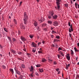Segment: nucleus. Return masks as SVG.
I'll return each instance as SVG.
<instances>
[{"instance_id": "nucleus-1", "label": "nucleus", "mask_w": 79, "mask_h": 79, "mask_svg": "<svg viewBox=\"0 0 79 79\" xmlns=\"http://www.w3.org/2000/svg\"><path fill=\"white\" fill-rule=\"evenodd\" d=\"M24 18L23 19L24 23L25 24H27V19L28 18V16L26 15V13L25 12L24 13Z\"/></svg>"}, {"instance_id": "nucleus-2", "label": "nucleus", "mask_w": 79, "mask_h": 79, "mask_svg": "<svg viewBox=\"0 0 79 79\" xmlns=\"http://www.w3.org/2000/svg\"><path fill=\"white\" fill-rule=\"evenodd\" d=\"M53 15H54V12L53 11H51L49 14L48 15V19H51Z\"/></svg>"}, {"instance_id": "nucleus-3", "label": "nucleus", "mask_w": 79, "mask_h": 79, "mask_svg": "<svg viewBox=\"0 0 79 79\" xmlns=\"http://www.w3.org/2000/svg\"><path fill=\"white\" fill-rule=\"evenodd\" d=\"M60 0H56V4L57 7L58 9H60Z\"/></svg>"}, {"instance_id": "nucleus-4", "label": "nucleus", "mask_w": 79, "mask_h": 79, "mask_svg": "<svg viewBox=\"0 0 79 79\" xmlns=\"http://www.w3.org/2000/svg\"><path fill=\"white\" fill-rule=\"evenodd\" d=\"M69 26H70V27L69 28V32H71V31H73V27H72V25H70V22H69Z\"/></svg>"}, {"instance_id": "nucleus-5", "label": "nucleus", "mask_w": 79, "mask_h": 79, "mask_svg": "<svg viewBox=\"0 0 79 79\" xmlns=\"http://www.w3.org/2000/svg\"><path fill=\"white\" fill-rule=\"evenodd\" d=\"M31 45L33 47L35 48L37 47V44L34 42H32Z\"/></svg>"}, {"instance_id": "nucleus-6", "label": "nucleus", "mask_w": 79, "mask_h": 79, "mask_svg": "<svg viewBox=\"0 0 79 79\" xmlns=\"http://www.w3.org/2000/svg\"><path fill=\"white\" fill-rule=\"evenodd\" d=\"M66 58L68 61L70 60V56H69V54H67L66 56Z\"/></svg>"}, {"instance_id": "nucleus-7", "label": "nucleus", "mask_w": 79, "mask_h": 79, "mask_svg": "<svg viewBox=\"0 0 79 79\" xmlns=\"http://www.w3.org/2000/svg\"><path fill=\"white\" fill-rule=\"evenodd\" d=\"M57 18H58V16L56 15H54V16H52V18H53L54 19H56Z\"/></svg>"}, {"instance_id": "nucleus-8", "label": "nucleus", "mask_w": 79, "mask_h": 79, "mask_svg": "<svg viewBox=\"0 0 79 79\" xmlns=\"http://www.w3.org/2000/svg\"><path fill=\"white\" fill-rule=\"evenodd\" d=\"M9 70L11 72V73H12V74H14V71H13V69H9Z\"/></svg>"}, {"instance_id": "nucleus-9", "label": "nucleus", "mask_w": 79, "mask_h": 79, "mask_svg": "<svg viewBox=\"0 0 79 79\" xmlns=\"http://www.w3.org/2000/svg\"><path fill=\"white\" fill-rule=\"evenodd\" d=\"M53 24L54 26H58V23L56 21H54L53 22Z\"/></svg>"}, {"instance_id": "nucleus-10", "label": "nucleus", "mask_w": 79, "mask_h": 79, "mask_svg": "<svg viewBox=\"0 0 79 79\" xmlns=\"http://www.w3.org/2000/svg\"><path fill=\"white\" fill-rule=\"evenodd\" d=\"M21 39H22V40H24V41H26V38H25L23 36H21Z\"/></svg>"}, {"instance_id": "nucleus-11", "label": "nucleus", "mask_w": 79, "mask_h": 79, "mask_svg": "<svg viewBox=\"0 0 79 79\" xmlns=\"http://www.w3.org/2000/svg\"><path fill=\"white\" fill-rule=\"evenodd\" d=\"M74 50L75 52H79V50L77 49V48H76L75 47L74 48Z\"/></svg>"}, {"instance_id": "nucleus-12", "label": "nucleus", "mask_w": 79, "mask_h": 79, "mask_svg": "<svg viewBox=\"0 0 79 79\" xmlns=\"http://www.w3.org/2000/svg\"><path fill=\"white\" fill-rule=\"evenodd\" d=\"M11 52H12L13 53V54H16V52L15 50H14L13 49H12L11 50Z\"/></svg>"}, {"instance_id": "nucleus-13", "label": "nucleus", "mask_w": 79, "mask_h": 79, "mask_svg": "<svg viewBox=\"0 0 79 79\" xmlns=\"http://www.w3.org/2000/svg\"><path fill=\"white\" fill-rule=\"evenodd\" d=\"M30 71H34V67L32 66H31L30 69Z\"/></svg>"}, {"instance_id": "nucleus-14", "label": "nucleus", "mask_w": 79, "mask_h": 79, "mask_svg": "<svg viewBox=\"0 0 79 79\" xmlns=\"http://www.w3.org/2000/svg\"><path fill=\"white\" fill-rule=\"evenodd\" d=\"M41 61L42 62H45L47 60L46 59H44V58H43L41 59Z\"/></svg>"}, {"instance_id": "nucleus-15", "label": "nucleus", "mask_w": 79, "mask_h": 79, "mask_svg": "<svg viewBox=\"0 0 79 79\" xmlns=\"http://www.w3.org/2000/svg\"><path fill=\"white\" fill-rule=\"evenodd\" d=\"M34 25L35 27L37 26V22H35L34 23Z\"/></svg>"}, {"instance_id": "nucleus-16", "label": "nucleus", "mask_w": 79, "mask_h": 79, "mask_svg": "<svg viewBox=\"0 0 79 79\" xmlns=\"http://www.w3.org/2000/svg\"><path fill=\"white\" fill-rule=\"evenodd\" d=\"M39 71H40V73H42L44 71L43 69L40 68L39 69Z\"/></svg>"}, {"instance_id": "nucleus-17", "label": "nucleus", "mask_w": 79, "mask_h": 79, "mask_svg": "<svg viewBox=\"0 0 79 79\" xmlns=\"http://www.w3.org/2000/svg\"><path fill=\"white\" fill-rule=\"evenodd\" d=\"M44 21V18L42 17L41 18V19L40 20H39V21H41V22H43Z\"/></svg>"}, {"instance_id": "nucleus-18", "label": "nucleus", "mask_w": 79, "mask_h": 79, "mask_svg": "<svg viewBox=\"0 0 79 79\" xmlns=\"http://www.w3.org/2000/svg\"><path fill=\"white\" fill-rule=\"evenodd\" d=\"M75 7L76 8H77V5L78 6V8H79V4H77V3L76 2L75 3Z\"/></svg>"}, {"instance_id": "nucleus-19", "label": "nucleus", "mask_w": 79, "mask_h": 79, "mask_svg": "<svg viewBox=\"0 0 79 79\" xmlns=\"http://www.w3.org/2000/svg\"><path fill=\"white\" fill-rule=\"evenodd\" d=\"M16 73L17 74H19V75H20L21 74V73L18 70L16 72Z\"/></svg>"}, {"instance_id": "nucleus-20", "label": "nucleus", "mask_w": 79, "mask_h": 79, "mask_svg": "<svg viewBox=\"0 0 79 79\" xmlns=\"http://www.w3.org/2000/svg\"><path fill=\"white\" fill-rule=\"evenodd\" d=\"M21 28L22 29H25V27L23 25L21 26Z\"/></svg>"}, {"instance_id": "nucleus-21", "label": "nucleus", "mask_w": 79, "mask_h": 79, "mask_svg": "<svg viewBox=\"0 0 79 79\" xmlns=\"http://www.w3.org/2000/svg\"><path fill=\"white\" fill-rule=\"evenodd\" d=\"M14 69L15 70V72H16L18 71V68H17V67H15L14 68Z\"/></svg>"}, {"instance_id": "nucleus-22", "label": "nucleus", "mask_w": 79, "mask_h": 79, "mask_svg": "<svg viewBox=\"0 0 79 79\" xmlns=\"http://www.w3.org/2000/svg\"><path fill=\"white\" fill-rule=\"evenodd\" d=\"M58 41H59V40L56 39H54V40L53 42H58Z\"/></svg>"}, {"instance_id": "nucleus-23", "label": "nucleus", "mask_w": 79, "mask_h": 79, "mask_svg": "<svg viewBox=\"0 0 79 79\" xmlns=\"http://www.w3.org/2000/svg\"><path fill=\"white\" fill-rule=\"evenodd\" d=\"M48 24H52V21H48Z\"/></svg>"}, {"instance_id": "nucleus-24", "label": "nucleus", "mask_w": 79, "mask_h": 79, "mask_svg": "<svg viewBox=\"0 0 79 79\" xmlns=\"http://www.w3.org/2000/svg\"><path fill=\"white\" fill-rule=\"evenodd\" d=\"M32 51L33 52H34V53L35 52V51H36V49H35V48H33L32 49Z\"/></svg>"}, {"instance_id": "nucleus-25", "label": "nucleus", "mask_w": 79, "mask_h": 79, "mask_svg": "<svg viewBox=\"0 0 79 79\" xmlns=\"http://www.w3.org/2000/svg\"><path fill=\"white\" fill-rule=\"evenodd\" d=\"M12 40L13 42H15L16 41V39H15V38H13L12 39Z\"/></svg>"}, {"instance_id": "nucleus-26", "label": "nucleus", "mask_w": 79, "mask_h": 79, "mask_svg": "<svg viewBox=\"0 0 79 79\" xmlns=\"http://www.w3.org/2000/svg\"><path fill=\"white\" fill-rule=\"evenodd\" d=\"M14 23L16 24H17V22H16V19H14Z\"/></svg>"}, {"instance_id": "nucleus-27", "label": "nucleus", "mask_w": 79, "mask_h": 79, "mask_svg": "<svg viewBox=\"0 0 79 79\" xmlns=\"http://www.w3.org/2000/svg\"><path fill=\"white\" fill-rule=\"evenodd\" d=\"M71 54L72 55H74V52H73V51L72 50H71Z\"/></svg>"}, {"instance_id": "nucleus-28", "label": "nucleus", "mask_w": 79, "mask_h": 79, "mask_svg": "<svg viewBox=\"0 0 79 79\" xmlns=\"http://www.w3.org/2000/svg\"><path fill=\"white\" fill-rule=\"evenodd\" d=\"M56 39H60V36H59V35H57L56 36Z\"/></svg>"}, {"instance_id": "nucleus-29", "label": "nucleus", "mask_w": 79, "mask_h": 79, "mask_svg": "<svg viewBox=\"0 0 79 79\" xmlns=\"http://www.w3.org/2000/svg\"><path fill=\"white\" fill-rule=\"evenodd\" d=\"M35 66H36L37 68H39V67H40V65L39 64L35 65Z\"/></svg>"}, {"instance_id": "nucleus-30", "label": "nucleus", "mask_w": 79, "mask_h": 79, "mask_svg": "<svg viewBox=\"0 0 79 79\" xmlns=\"http://www.w3.org/2000/svg\"><path fill=\"white\" fill-rule=\"evenodd\" d=\"M22 67L23 68H25V66L24 65V64H22Z\"/></svg>"}, {"instance_id": "nucleus-31", "label": "nucleus", "mask_w": 79, "mask_h": 79, "mask_svg": "<svg viewBox=\"0 0 79 79\" xmlns=\"http://www.w3.org/2000/svg\"><path fill=\"white\" fill-rule=\"evenodd\" d=\"M35 75H37V76H39V74H38V73L37 72H35Z\"/></svg>"}, {"instance_id": "nucleus-32", "label": "nucleus", "mask_w": 79, "mask_h": 79, "mask_svg": "<svg viewBox=\"0 0 79 79\" xmlns=\"http://www.w3.org/2000/svg\"><path fill=\"white\" fill-rule=\"evenodd\" d=\"M60 53H61V55L63 56H64V54L62 52H60Z\"/></svg>"}, {"instance_id": "nucleus-33", "label": "nucleus", "mask_w": 79, "mask_h": 79, "mask_svg": "<svg viewBox=\"0 0 79 79\" xmlns=\"http://www.w3.org/2000/svg\"><path fill=\"white\" fill-rule=\"evenodd\" d=\"M54 47H55L56 48H58V45L56 44H55L54 45Z\"/></svg>"}, {"instance_id": "nucleus-34", "label": "nucleus", "mask_w": 79, "mask_h": 79, "mask_svg": "<svg viewBox=\"0 0 79 79\" xmlns=\"http://www.w3.org/2000/svg\"><path fill=\"white\" fill-rule=\"evenodd\" d=\"M2 67L3 68V69H6V67H5V66L4 65H2Z\"/></svg>"}, {"instance_id": "nucleus-35", "label": "nucleus", "mask_w": 79, "mask_h": 79, "mask_svg": "<svg viewBox=\"0 0 79 79\" xmlns=\"http://www.w3.org/2000/svg\"><path fill=\"white\" fill-rule=\"evenodd\" d=\"M7 38L9 40H10L11 39V38H10V37L9 36Z\"/></svg>"}, {"instance_id": "nucleus-36", "label": "nucleus", "mask_w": 79, "mask_h": 79, "mask_svg": "<svg viewBox=\"0 0 79 79\" xmlns=\"http://www.w3.org/2000/svg\"><path fill=\"white\" fill-rule=\"evenodd\" d=\"M4 29L6 32H8V31H7V29L6 28H4Z\"/></svg>"}, {"instance_id": "nucleus-37", "label": "nucleus", "mask_w": 79, "mask_h": 79, "mask_svg": "<svg viewBox=\"0 0 79 79\" xmlns=\"http://www.w3.org/2000/svg\"><path fill=\"white\" fill-rule=\"evenodd\" d=\"M22 53V52H19L18 53V54H19V55H21Z\"/></svg>"}, {"instance_id": "nucleus-38", "label": "nucleus", "mask_w": 79, "mask_h": 79, "mask_svg": "<svg viewBox=\"0 0 79 79\" xmlns=\"http://www.w3.org/2000/svg\"><path fill=\"white\" fill-rule=\"evenodd\" d=\"M39 51L40 52H42V48H40V49L39 50Z\"/></svg>"}, {"instance_id": "nucleus-39", "label": "nucleus", "mask_w": 79, "mask_h": 79, "mask_svg": "<svg viewBox=\"0 0 79 79\" xmlns=\"http://www.w3.org/2000/svg\"><path fill=\"white\" fill-rule=\"evenodd\" d=\"M22 78H23V76H20L19 78V79H22Z\"/></svg>"}, {"instance_id": "nucleus-40", "label": "nucleus", "mask_w": 79, "mask_h": 79, "mask_svg": "<svg viewBox=\"0 0 79 79\" xmlns=\"http://www.w3.org/2000/svg\"><path fill=\"white\" fill-rule=\"evenodd\" d=\"M50 36H51L52 38H53L54 36L53 35H50Z\"/></svg>"}, {"instance_id": "nucleus-41", "label": "nucleus", "mask_w": 79, "mask_h": 79, "mask_svg": "<svg viewBox=\"0 0 79 79\" xmlns=\"http://www.w3.org/2000/svg\"><path fill=\"white\" fill-rule=\"evenodd\" d=\"M52 34H53V33H56V32L52 30Z\"/></svg>"}, {"instance_id": "nucleus-42", "label": "nucleus", "mask_w": 79, "mask_h": 79, "mask_svg": "<svg viewBox=\"0 0 79 79\" xmlns=\"http://www.w3.org/2000/svg\"><path fill=\"white\" fill-rule=\"evenodd\" d=\"M54 64H57V62H56L55 61L54 62Z\"/></svg>"}, {"instance_id": "nucleus-43", "label": "nucleus", "mask_w": 79, "mask_h": 79, "mask_svg": "<svg viewBox=\"0 0 79 79\" xmlns=\"http://www.w3.org/2000/svg\"><path fill=\"white\" fill-rule=\"evenodd\" d=\"M38 53L40 54V53H42V52H41V51H39L38 52Z\"/></svg>"}, {"instance_id": "nucleus-44", "label": "nucleus", "mask_w": 79, "mask_h": 79, "mask_svg": "<svg viewBox=\"0 0 79 79\" xmlns=\"http://www.w3.org/2000/svg\"><path fill=\"white\" fill-rule=\"evenodd\" d=\"M61 50L62 49H61V48H59L58 49V51H60V50Z\"/></svg>"}, {"instance_id": "nucleus-45", "label": "nucleus", "mask_w": 79, "mask_h": 79, "mask_svg": "<svg viewBox=\"0 0 79 79\" xmlns=\"http://www.w3.org/2000/svg\"><path fill=\"white\" fill-rule=\"evenodd\" d=\"M31 38V39H32L33 37L32 36L30 35L29 36Z\"/></svg>"}, {"instance_id": "nucleus-46", "label": "nucleus", "mask_w": 79, "mask_h": 79, "mask_svg": "<svg viewBox=\"0 0 79 79\" xmlns=\"http://www.w3.org/2000/svg\"><path fill=\"white\" fill-rule=\"evenodd\" d=\"M69 37H71V38H72V37H71V33H69Z\"/></svg>"}, {"instance_id": "nucleus-47", "label": "nucleus", "mask_w": 79, "mask_h": 79, "mask_svg": "<svg viewBox=\"0 0 79 79\" xmlns=\"http://www.w3.org/2000/svg\"><path fill=\"white\" fill-rule=\"evenodd\" d=\"M54 29V27H51V30H53Z\"/></svg>"}, {"instance_id": "nucleus-48", "label": "nucleus", "mask_w": 79, "mask_h": 79, "mask_svg": "<svg viewBox=\"0 0 79 79\" xmlns=\"http://www.w3.org/2000/svg\"><path fill=\"white\" fill-rule=\"evenodd\" d=\"M48 60H49V61H52V60L50 59H49V57H48Z\"/></svg>"}, {"instance_id": "nucleus-49", "label": "nucleus", "mask_w": 79, "mask_h": 79, "mask_svg": "<svg viewBox=\"0 0 79 79\" xmlns=\"http://www.w3.org/2000/svg\"><path fill=\"white\" fill-rule=\"evenodd\" d=\"M59 69H56V71H57V72H58V71L59 70Z\"/></svg>"}, {"instance_id": "nucleus-50", "label": "nucleus", "mask_w": 79, "mask_h": 79, "mask_svg": "<svg viewBox=\"0 0 79 79\" xmlns=\"http://www.w3.org/2000/svg\"><path fill=\"white\" fill-rule=\"evenodd\" d=\"M65 5L67 8H68V4H65Z\"/></svg>"}, {"instance_id": "nucleus-51", "label": "nucleus", "mask_w": 79, "mask_h": 79, "mask_svg": "<svg viewBox=\"0 0 79 79\" xmlns=\"http://www.w3.org/2000/svg\"><path fill=\"white\" fill-rule=\"evenodd\" d=\"M44 31H47V29L46 28H45L44 29Z\"/></svg>"}, {"instance_id": "nucleus-52", "label": "nucleus", "mask_w": 79, "mask_h": 79, "mask_svg": "<svg viewBox=\"0 0 79 79\" xmlns=\"http://www.w3.org/2000/svg\"><path fill=\"white\" fill-rule=\"evenodd\" d=\"M70 65V64H68V65L66 64V66H67L68 67H69Z\"/></svg>"}, {"instance_id": "nucleus-53", "label": "nucleus", "mask_w": 79, "mask_h": 79, "mask_svg": "<svg viewBox=\"0 0 79 79\" xmlns=\"http://www.w3.org/2000/svg\"><path fill=\"white\" fill-rule=\"evenodd\" d=\"M52 47H55V45L53 44L52 45Z\"/></svg>"}, {"instance_id": "nucleus-54", "label": "nucleus", "mask_w": 79, "mask_h": 79, "mask_svg": "<svg viewBox=\"0 0 79 79\" xmlns=\"http://www.w3.org/2000/svg\"><path fill=\"white\" fill-rule=\"evenodd\" d=\"M57 56H58V58H60V56L59 55H58Z\"/></svg>"}, {"instance_id": "nucleus-55", "label": "nucleus", "mask_w": 79, "mask_h": 79, "mask_svg": "<svg viewBox=\"0 0 79 79\" xmlns=\"http://www.w3.org/2000/svg\"><path fill=\"white\" fill-rule=\"evenodd\" d=\"M40 44H41V43L40 42H39V43L38 44V45H40Z\"/></svg>"}, {"instance_id": "nucleus-56", "label": "nucleus", "mask_w": 79, "mask_h": 79, "mask_svg": "<svg viewBox=\"0 0 79 79\" xmlns=\"http://www.w3.org/2000/svg\"><path fill=\"white\" fill-rule=\"evenodd\" d=\"M77 59H78V57L77 56V57L76 58V60H77Z\"/></svg>"}, {"instance_id": "nucleus-57", "label": "nucleus", "mask_w": 79, "mask_h": 79, "mask_svg": "<svg viewBox=\"0 0 79 79\" xmlns=\"http://www.w3.org/2000/svg\"><path fill=\"white\" fill-rule=\"evenodd\" d=\"M45 42L44 41H43L42 43H43V44H44L45 43Z\"/></svg>"}, {"instance_id": "nucleus-58", "label": "nucleus", "mask_w": 79, "mask_h": 79, "mask_svg": "<svg viewBox=\"0 0 79 79\" xmlns=\"http://www.w3.org/2000/svg\"><path fill=\"white\" fill-rule=\"evenodd\" d=\"M77 45L78 47H79V43H77Z\"/></svg>"}, {"instance_id": "nucleus-59", "label": "nucleus", "mask_w": 79, "mask_h": 79, "mask_svg": "<svg viewBox=\"0 0 79 79\" xmlns=\"http://www.w3.org/2000/svg\"><path fill=\"white\" fill-rule=\"evenodd\" d=\"M70 2L71 4H73V2L72 1V0H70Z\"/></svg>"}, {"instance_id": "nucleus-60", "label": "nucleus", "mask_w": 79, "mask_h": 79, "mask_svg": "<svg viewBox=\"0 0 79 79\" xmlns=\"http://www.w3.org/2000/svg\"><path fill=\"white\" fill-rule=\"evenodd\" d=\"M19 35L21 34V32L19 31Z\"/></svg>"}, {"instance_id": "nucleus-61", "label": "nucleus", "mask_w": 79, "mask_h": 79, "mask_svg": "<svg viewBox=\"0 0 79 79\" xmlns=\"http://www.w3.org/2000/svg\"><path fill=\"white\" fill-rule=\"evenodd\" d=\"M60 74V71H59L58 73V74Z\"/></svg>"}, {"instance_id": "nucleus-62", "label": "nucleus", "mask_w": 79, "mask_h": 79, "mask_svg": "<svg viewBox=\"0 0 79 79\" xmlns=\"http://www.w3.org/2000/svg\"><path fill=\"white\" fill-rule=\"evenodd\" d=\"M22 2H20V6H21V3H22Z\"/></svg>"}, {"instance_id": "nucleus-63", "label": "nucleus", "mask_w": 79, "mask_h": 79, "mask_svg": "<svg viewBox=\"0 0 79 79\" xmlns=\"http://www.w3.org/2000/svg\"><path fill=\"white\" fill-rule=\"evenodd\" d=\"M31 77H32L33 76V75H32V73L31 74Z\"/></svg>"}, {"instance_id": "nucleus-64", "label": "nucleus", "mask_w": 79, "mask_h": 79, "mask_svg": "<svg viewBox=\"0 0 79 79\" xmlns=\"http://www.w3.org/2000/svg\"><path fill=\"white\" fill-rule=\"evenodd\" d=\"M76 78H79V76H77L76 77Z\"/></svg>"}]
</instances>
